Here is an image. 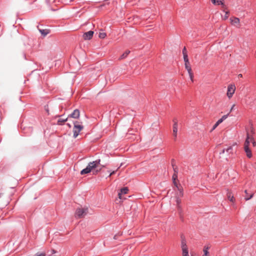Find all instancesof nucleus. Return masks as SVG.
<instances>
[{
  "label": "nucleus",
  "mask_w": 256,
  "mask_h": 256,
  "mask_svg": "<svg viewBox=\"0 0 256 256\" xmlns=\"http://www.w3.org/2000/svg\"><path fill=\"white\" fill-rule=\"evenodd\" d=\"M178 189V192H176V197H178L179 198H181L183 196V190L182 188H181V186H178V185H176V186Z\"/></svg>",
  "instance_id": "obj_12"
},
{
  "label": "nucleus",
  "mask_w": 256,
  "mask_h": 256,
  "mask_svg": "<svg viewBox=\"0 0 256 256\" xmlns=\"http://www.w3.org/2000/svg\"><path fill=\"white\" fill-rule=\"evenodd\" d=\"M251 142L252 143V146H256V142H255L254 140V138L253 137L252 138H251Z\"/></svg>",
  "instance_id": "obj_31"
},
{
  "label": "nucleus",
  "mask_w": 256,
  "mask_h": 256,
  "mask_svg": "<svg viewBox=\"0 0 256 256\" xmlns=\"http://www.w3.org/2000/svg\"><path fill=\"white\" fill-rule=\"evenodd\" d=\"M130 50H126L120 58V59H124L126 58L128 54H130Z\"/></svg>",
  "instance_id": "obj_22"
},
{
  "label": "nucleus",
  "mask_w": 256,
  "mask_h": 256,
  "mask_svg": "<svg viewBox=\"0 0 256 256\" xmlns=\"http://www.w3.org/2000/svg\"><path fill=\"white\" fill-rule=\"evenodd\" d=\"M39 31L44 36H46L50 32V30L48 29L41 30L39 29Z\"/></svg>",
  "instance_id": "obj_20"
},
{
  "label": "nucleus",
  "mask_w": 256,
  "mask_h": 256,
  "mask_svg": "<svg viewBox=\"0 0 256 256\" xmlns=\"http://www.w3.org/2000/svg\"><path fill=\"white\" fill-rule=\"evenodd\" d=\"M244 150L246 154V156L248 158H251L252 157V153L249 147L244 146Z\"/></svg>",
  "instance_id": "obj_14"
},
{
  "label": "nucleus",
  "mask_w": 256,
  "mask_h": 256,
  "mask_svg": "<svg viewBox=\"0 0 256 256\" xmlns=\"http://www.w3.org/2000/svg\"><path fill=\"white\" fill-rule=\"evenodd\" d=\"M223 11L226 13L225 14V15L224 16H222V18L224 20H226L228 17V14H229V12H228V11H225V8H224V10Z\"/></svg>",
  "instance_id": "obj_26"
},
{
  "label": "nucleus",
  "mask_w": 256,
  "mask_h": 256,
  "mask_svg": "<svg viewBox=\"0 0 256 256\" xmlns=\"http://www.w3.org/2000/svg\"><path fill=\"white\" fill-rule=\"evenodd\" d=\"M238 77H239V78H241V77H242V74H239L238 75Z\"/></svg>",
  "instance_id": "obj_38"
},
{
  "label": "nucleus",
  "mask_w": 256,
  "mask_h": 256,
  "mask_svg": "<svg viewBox=\"0 0 256 256\" xmlns=\"http://www.w3.org/2000/svg\"><path fill=\"white\" fill-rule=\"evenodd\" d=\"M177 174H174L172 176V180H173V183L174 184V186H176V185H178L176 182V180L177 178Z\"/></svg>",
  "instance_id": "obj_25"
},
{
  "label": "nucleus",
  "mask_w": 256,
  "mask_h": 256,
  "mask_svg": "<svg viewBox=\"0 0 256 256\" xmlns=\"http://www.w3.org/2000/svg\"><path fill=\"white\" fill-rule=\"evenodd\" d=\"M184 66H185L186 69L187 70V71L188 73L190 80L192 82H193V76H193V74L192 72L191 67L190 66V62H184Z\"/></svg>",
  "instance_id": "obj_7"
},
{
  "label": "nucleus",
  "mask_w": 256,
  "mask_h": 256,
  "mask_svg": "<svg viewBox=\"0 0 256 256\" xmlns=\"http://www.w3.org/2000/svg\"><path fill=\"white\" fill-rule=\"evenodd\" d=\"M234 106H235V104H234L231 108H230V112H232L233 110H234Z\"/></svg>",
  "instance_id": "obj_34"
},
{
  "label": "nucleus",
  "mask_w": 256,
  "mask_h": 256,
  "mask_svg": "<svg viewBox=\"0 0 256 256\" xmlns=\"http://www.w3.org/2000/svg\"><path fill=\"white\" fill-rule=\"evenodd\" d=\"M68 118H60L58 120V124H60L61 122H66L68 120Z\"/></svg>",
  "instance_id": "obj_27"
},
{
  "label": "nucleus",
  "mask_w": 256,
  "mask_h": 256,
  "mask_svg": "<svg viewBox=\"0 0 256 256\" xmlns=\"http://www.w3.org/2000/svg\"><path fill=\"white\" fill-rule=\"evenodd\" d=\"M80 116V112L79 110L78 109H76L74 110V112L71 114H70L68 116V118H74L77 119V118H79Z\"/></svg>",
  "instance_id": "obj_8"
},
{
  "label": "nucleus",
  "mask_w": 256,
  "mask_h": 256,
  "mask_svg": "<svg viewBox=\"0 0 256 256\" xmlns=\"http://www.w3.org/2000/svg\"><path fill=\"white\" fill-rule=\"evenodd\" d=\"M182 256H190V252H189V248L186 242L182 241L181 244Z\"/></svg>",
  "instance_id": "obj_4"
},
{
  "label": "nucleus",
  "mask_w": 256,
  "mask_h": 256,
  "mask_svg": "<svg viewBox=\"0 0 256 256\" xmlns=\"http://www.w3.org/2000/svg\"><path fill=\"white\" fill-rule=\"evenodd\" d=\"M236 90V86L234 84H230L228 86L226 95L229 99L232 98Z\"/></svg>",
  "instance_id": "obj_5"
},
{
  "label": "nucleus",
  "mask_w": 256,
  "mask_h": 256,
  "mask_svg": "<svg viewBox=\"0 0 256 256\" xmlns=\"http://www.w3.org/2000/svg\"><path fill=\"white\" fill-rule=\"evenodd\" d=\"M229 114H227L223 116L219 120H221V122H222L224 120H225L228 116Z\"/></svg>",
  "instance_id": "obj_28"
},
{
  "label": "nucleus",
  "mask_w": 256,
  "mask_h": 256,
  "mask_svg": "<svg viewBox=\"0 0 256 256\" xmlns=\"http://www.w3.org/2000/svg\"><path fill=\"white\" fill-rule=\"evenodd\" d=\"M227 197L228 200L232 202H234L235 201V198L234 196V195L232 194V193L230 192H228L227 193Z\"/></svg>",
  "instance_id": "obj_16"
},
{
  "label": "nucleus",
  "mask_w": 256,
  "mask_h": 256,
  "mask_svg": "<svg viewBox=\"0 0 256 256\" xmlns=\"http://www.w3.org/2000/svg\"><path fill=\"white\" fill-rule=\"evenodd\" d=\"M181 198H179L178 197L176 198V203L177 208L178 210L181 211L182 210V207L180 206L181 203Z\"/></svg>",
  "instance_id": "obj_18"
},
{
  "label": "nucleus",
  "mask_w": 256,
  "mask_h": 256,
  "mask_svg": "<svg viewBox=\"0 0 256 256\" xmlns=\"http://www.w3.org/2000/svg\"><path fill=\"white\" fill-rule=\"evenodd\" d=\"M74 137L76 138L78 136L80 132L84 128V126L78 121L74 122Z\"/></svg>",
  "instance_id": "obj_2"
},
{
  "label": "nucleus",
  "mask_w": 256,
  "mask_h": 256,
  "mask_svg": "<svg viewBox=\"0 0 256 256\" xmlns=\"http://www.w3.org/2000/svg\"><path fill=\"white\" fill-rule=\"evenodd\" d=\"M202 256H206V255H202Z\"/></svg>",
  "instance_id": "obj_43"
},
{
  "label": "nucleus",
  "mask_w": 256,
  "mask_h": 256,
  "mask_svg": "<svg viewBox=\"0 0 256 256\" xmlns=\"http://www.w3.org/2000/svg\"><path fill=\"white\" fill-rule=\"evenodd\" d=\"M100 169L99 170H96V172H95V173H94V174H97L98 172H99L100 171Z\"/></svg>",
  "instance_id": "obj_37"
},
{
  "label": "nucleus",
  "mask_w": 256,
  "mask_h": 256,
  "mask_svg": "<svg viewBox=\"0 0 256 256\" xmlns=\"http://www.w3.org/2000/svg\"><path fill=\"white\" fill-rule=\"evenodd\" d=\"M190 256H196L194 252L190 251Z\"/></svg>",
  "instance_id": "obj_35"
},
{
  "label": "nucleus",
  "mask_w": 256,
  "mask_h": 256,
  "mask_svg": "<svg viewBox=\"0 0 256 256\" xmlns=\"http://www.w3.org/2000/svg\"><path fill=\"white\" fill-rule=\"evenodd\" d=\"M225 151L228 153V154H231L233 152V146H230L228 148L226 149H224L222 151V154L225 152Z\"/></svg>",
  "instance_id": "obj_19"
},
{
  "label": "nucleus",
  "mask_w": 256,
  "mask_h": 256,
  "mask_svg": "<svg viewBox=\"0 0 256 256\" xmlns=\"http://www.w3.org/2000/svg\"><path fill=\"white\" fill-rule=\"evenodd\" d=\"M246 104H249L248 100H246Z\"/></svg>",
  "instance_id": "obj_40"
},
{
  "label": "nucleus",
  "mask_w": 256,
  "mask_h": 256,
  "mask_svg": "<svg viewBox=\"0 0 256 256\" xmlns=\"http://www.w3.org/2000/svg\"><path fill=\"white\" fill-rule=\"evenodd\" d=\"M46 256L45 253L42 252V253L36 256Z\"/></svg>",
  "instance_id": "obj_36"
},
{
  "label": "nucleus",
  "mask_w": 256,
  "mask_h": 256,
  "mask_svg": "<svg viewBox=\"0 0 256 256\" xmlns=\"http://www.w3.org/2000/svg\"><path fill=\"white\" fill-rule=\"evenodd\" d=\"M183 56H184V62H189V60H188V54H184V55H183Z\"/></svg>",
  "instance_id": "obj_30"
},
{
  "label": "nucleus",
  "mask_w": 256,
  "mask_h": 256,
  "mask_svg": "<svg viewBox=\"0 0 256 256\" xmlns=\"http://www.w3.org/2000/svg\"><path fill=\"white\" fill-rule=\"evenodd\" d=\"M88 212L87 208H78L76 210V216L78 218H82L86 216Z\"/></svg>",
  "instance_id": "obj_3"
},
{
  "label": "nucleus",
  "mask_w": 256,
  "mask_h": 256,
  "mask_svg": "<svg viewBox=\"0 0 256 256\" xmlns=\"http://www.w3.org/2000/svg\"><path fill=\"white\" fill-rule=\"evenodd\" d=\"M247 132H248V131ZM248 132L253 136V134H254V130L253 127L250 126V132Z\"/></svg>",
  "instance_id": "obj_29"
},
{
  "label": "nucleus",
  "mask_w": 256,
  "mask_h": 256,
  "mask_svg": "<svg viewBox=\"0 0 256 256\" xmlns=\"http://www.w3.org/2000/svg\"><path fill=\"white\" fill-rule=\"evenodd\" d=\"M253 136L251 135L248 132H246V140L244 146L249 147V145L251 142V138H252Z\"/></svg>",
  "instance_id": "obj_9"
},
{
  "label": "nucleus",
  "mask_w": 256,
  "mask_h": 256,
  "mask_svg": "<svg viewBox=\"0 0 256 256\" xmlns=\"http://www.w3.org/2000/svg\"><path fill=\"white\" fill-rule=\"evenodd\" d=\"M100 159L95 161L90 162L86 168L83 169L80 172L81 174H84L90 173L92 170L96 168L100 164Z\"/></svg>",
  "instance_id": "obj_1"
},
{
  "label": "nucleus",
  "mask_w": 256,
  "mask_h": 256,
  "mask_svg": "<svg viewBox=\"0 0 256 256\" xmlns=\"http://www.w3.org/2000/svg\"><path fill=\"white\" fill-rule=\"evenodd\" d=\"M182 239H184V238H184V237H182Z\"/></svg>",
  "instance_id": "obj_41"
},
{
  "label": "nucleus",
  "mask_w": 256,
  "mask_h": 256,
  "mask_svg": "<svg viewBox=\"0 0 256 256\" xmlns=\"http://www.w3.org/2000/svg\"><path fill=\"white\" fill-rule=\"evenodd\" d=\"M119 168H120V167H119V168H118L116 169V170H114V171H112V172H110V175H109V176H109V177H110L111 176H112V174H115V172L117 171V170H118Z\"/></svg>",
  "instance_id": "obj_32"
},
{
  "label": "nucleus",
  "mask_w": 256,
  "mask_h": 256,
  "mask_svg": "<svg viewBox=\"0 0 256 256\" xmlns=\"http://www.w3.org/2000/svg\"><path fill=\"white\" fill-rule=\"evenodd\" d=\"M106 34L104 32L102 31L100 32L98 34V36L100 38H104L106 36Z\"/></svg>",
  "instance_id": "obj_24"
},
{
  "label": "nucleus",
  "mask_w": 256,
  "mask_h": 256,
  "mask_svg": "<svg viewBox=\"0 0 256 256\" xmlns=\"http://www.w3.org/2000/svg\"><path fill=\"white\" fill-rule=\"evenodd\" d=\"M221 120H219L216 122L214 125L212 130H211V132H212V130H215L216 128L220 124H221Z\"/></svg>",
  "instance_id": "obj_23"
},
{
  "label": "nucleus",
  "mask_w": 256,
  "mask_h": 256,
  "mask_svg": "<svg viewBox=\"0 0 256 256\" xmlns=\"http://www.w3.org/2000/svg\"><path fill=\"white\" fill-rule=\"evenodd\" d=\"M210 248V245H206L204 246L203 249L204 255L210 256L208 250Z\"/></svg>",
  "instance_id": "obj_17"
},
{
  "label": "nucleus",
  "mask_w": 256,
  "mask_h": 256,
  "mask_svg": "<svg viewBox=\"0 0 256 256\" xmlns=\"http://www.w3.org/2000/svg\"><path fill=\"white\" fill-rule=\"evenodd\" d=\"M211 2L214 5H220L223 8H226V5L224 0H211Z\"/></svg>",
  "instance_id": "obj_10"
},
{
  "label": "nucleus",
  "mask_w": 256,
  "mask_h": 256,
  "mask_svg": "<svg viewBox=\"0 0 256 256\" xmlns=\"http://www.w3.org/2000/svg\"><path fill=\"white\" fill-rule=\"evenodd\" d=\"M174 124L172 126V135L174 140H176L177 138V134L178 130V124L177 121L174 120Z\"/></svg>",
  "instance_id": "obj_6"
},
{
  "label": "nucleus",
  "mask_w": 256,
  "mask_h": 256,
  "mask_svg": "<svg viewBox=\"0 0 256 256\" xmlns=\"http://www.w3.org/2000/svg\"><path fill=\"white\" fill-rule=\"evenodd\" d=\"M94 34V32L92 30H90L88 32H86L83 34V38L85 40H89L92 38Z\"/></svg>",
  "instance_id": "obj_11"
},
{
  "label": "nucleus",
  "mask_w": 256,
  "mask_h": 256,
  "mask_svg": "<svg viewBox=\"0 0 256 256\" xmlns=\"http://www.w3.org/2000/svg\"><path fill=\"white\" fill-rule=\"evenodd\" d=\"M244 192L246 193V196H245V200H250L251 198L253 196V194H248V191L246 190H245Z\"/></svg>",
  "instance_id": "obj_21"
},
{
  "label": "nucleus",
  "mask_w": 256,
  "mask_h": 256,
  "mask_svg": "<svg viewBox=\"0 0 256 256\" xmlns=\"http://www.w3.org/2000/svg\"><path fill=\"white\" fill-rule=\"evenodd\" d=\"M248 98L249 100H250V97H248Z\"/></svg>",
  "instance_id": "obj_42"
},
{
  "label": "nucleus",
  "mask_w": 256,
  "mask_h": 256,
  "mask_svg": "<svg viewBox=\"0 0 256 256\" xmlns=\"http://www.w3.org/2000/svg\"><path fill=\"white\" fill-rule=\"evenodd\" d=\"M128 192V188L126 187L120 190V192L118 193V198L120 199H122V194H126Z\"/></svg>",
  "instance_id": "obj_15"
},
{
  "label": "nucleus",
  "mask_w": 256,
  "mask_h": 256,
  "mask_svg": "<svg viewBox=\"0 0 256 256\" xmlns=\"http://www.w3.org/2000/svg\"><path fill=\"white\" fill-rule=\"evenodd\" d=\"M230 20L232 25H234L238 28L240 27V19L238 18H232Z\"/></svg>",
  "instance_id": "obj_13"
},
{
  "label": "nucleus",
  "mask_w": 256,
  "mask_h": 256,
  "mask_svg": "<svg viewBox=\"0 0 256 256\" xmlns=\"http://www.w3.org/2000/svg\"><path fill=\"white\" fill-rule=\"evenodd\" d=\"M67 125L69 126V128H71V125L69 124H67Z\"/></svg>",
  "instance_id": "obj_39"
},
{
  "label": "nucleus",
  "mask_w": 256,
  "mask_h": 256,
  "mask_svg": "<svg viewBox=\"0 0 256 256\" xmlns=\"http://www.w3.org/2000/svg\"><path fill=\"white\" fill-rule=\"evenodd\" d=\"M182 54L183 55H184L185 54H187V53H186V48L184 47L182 50Z\"/></svg>",
  "instance_id": "obj_33"
}]
</instances>
